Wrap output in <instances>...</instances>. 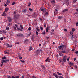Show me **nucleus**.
<instances>
[{
  "instance_id": "f257e3e1",
  "label": "nucleus",
  "mask_w": 78,
  "mask_h": 78,
  "mask_svg": "<svg viewBox=\"0 0 78 78\" xmlns=\"http://www.w3.org/2000/svg\"><path fill=\"white\" fill-rule=\"evenodd\" d=\"M16 14H17V12L16 11H14L13 13L14 19H17L18 17H20V15L19 14L16 15Z\"/></svg>"
},
{
  "instance_id": "f03ea898",
  "label": "nucleus",
  "mask_w": 78,
  "mask_h": 78,
  "mask_svg": "<svg viewBox=\"0 0 78 78\" xmlns=\"http://www.w3.org/2000/svg\"><path fill=\"white\" fill-rule=\"evenodd\" d=\"M40 11H43V13H44L46 12V9L44 7H42L40 8Z\"/></svg>"
},
{
  "instance_id": "7ed1b4c3",
  "label": "nucleus",
  "mask_w": 78,
  "mask_h": 78,
  "mask_svg": "<svg viewBox=\"0 0 78 78\" xmlns=\"http://www.w3.org/2000/svg\"><path fill=\"white\" fill-rule=\"evenodd\" d=\"M62 52L63 53L67 54L68 53V50L65 48V49L64 50L62 51Z\"/></svg>"
},
{
  "instance_id": "20e7f679",
  "label": "nucleus",
  "mask_w": 78,
  "mask_h": 78,
  "mask_svg": "<svg viewBox=\"0 0 78 78\" xmlns=\"http://www.w3.org/2000/svg\"><path fill=\"white\" fill-rule=\"evenodd\" d=\"M2 61L3 62H4L6 63H7V62H8V63H9V59H8V60H4V59H2Z\"/></svg>"
},
{
  "instance_id": "39448f33",
  "label": "nucleus",
  "mask_w": 78,
  "mask_h": 78,
  "mask_svg": "<svg viewBox=\"0 0 78 78\" xmlns=\"http://www.w3.org/2000/svg\"><path fill=\"white\" fill-rule=\"evenodd\" d=\"M65 47V45H60V46H58V48H59V49H61L62 48H63Z\"/></svg>"
},
{
  "instance_id": "423d86ee",
  "label": "nucleus",
  "mask_w": 78,
  "mask_h": 78,
  "mask_svg": "<svg viewBox=\"0 0 78 78\" xmlns=\"http://www.w3.org/2000/svg\"><path fill=\"white\" fill-rule=\"evenodd\" d=\"M40 51L38 50H37V51H36L35 55H38V54L40 53Z\"/></svg>"
},
{
  "instance_id": "0eeeda50",
  "label": "nucleus",
  "mask_w": 78,
  "mask_h": 78,
  "mask_svg": "<svg viewBox=\"0 0 78 78\" xmlns=\"http://www.w3.org/2000/svg\"><path fill=\"white\" fill-rule=\"evenodd\" d=\"M66 55H65L62 59V60H63V61L64 62H66Z\"/></svg>"
},
{
  "instance_id": "6e6552de",
  "label": "nucleus",
  "mask_w": 78,
  "mask_h": 78,
  "mask_svg": "<svg viewBox=\"0 0 78 78\" xmlns=\"http://www.w3.org/2000/svg\"><path fill=\"white\" fill-rule=\"evenodd\" d=\"M53 75L54 76H55L56 78H58V75L56 73H53Z\"/></svg>"
},
{
  "instance_id": "1a4fd4ad",
  "label": "nucleus",
  "mask_w": 78,
  "mask_h": 78,
  "mask_svg": "<svg viewBox=\"0 0 78 78\" xmlns=\"http://www.w3.org/2000/svg\"><path fill=\"white\" fill-rule=\"evenodd\" d=\"M7 18L9 21V22H11V20H12V19H11V18L8 17H7Z\"/></svg>"
},
{
  "instance_id": "9d476101",
  "label": "nucleus",
  "mask_w": 78,
  "mask_h": 78,
  "mask_svg": "<svg viewBox=\"0 0 78 78\" xmlns=\"http://www.w3.org/2000/svg\"><path fill=\"white\" fill-rule=\"evenodd\" d=\"M27 12V9H24L22 11V12L23 13H25Z\"/></svg>"
},
{
  "instance_id": "9b49d317",
  "label": "nucleus",
  "mask_w": 78,
  "mask_h": 78,
  "mask_svg": "<svg viewBox=\"0 0 78 78\" xmlns=\"http://www.w3.org/2000/svg\"><path fill=\"white\" fill-rule=\"evenodd\" d=\"M6 46H8V47H9V48H11L12 47V45L10 46L8 43L6 44Z\"/></svg>"
},
{
  "instance_id": "f8f14e48",
  "label": "nucleus",
  "mask_w": 78,
  "mask_h": 78,
  "mask_svg": "<svg viewBox=\"0 0 78 78\" xmlns=\"http://www.w3.org/2000/svg\"><path fill=\"white\" fill-rule=\"evenodd\" d=\"M49 30V27H48L46 28V31L47 33L48 32V30Z\"/></svg>"
},
{
  "instance_id": "ddd939ff",
  "label": "nucleus",
  "mask_w": 78,
  "mask_h": 78,
  "mask_svg": "<svg viewBox=\"0 0 78 78\" xmlns=\"http://www.w3.org/2000/svg\"><path fill=\"white\" fill-rule=\"evenodd\" d=\"M10 3V1L9 0H7V2H6V4L7 5H9Z\"/></svg>"
},
{
  "instance_id": "4468645a",
  "label": "nucleus",
  "mask_w": 78,
  "mask_h": 78,
  "mask_svg": "<svg viewBox=\"0 0 78 78\" xmlns=\"http://www.w3.org/2000/svg\"><path fill=\"white\" fill-rule=\"evenodd\" d=\"M68 9H64L63 11V12H66V11H68Z\"/></svg>"
},
{
  "instance_id": "2eb2a0df",
  "label": "nucleus",
  "mask_w": 78,
  "mask_h": 78,
  "mask_svg": "<svg viewBox=\"0 0 78 78\" xmlns=\"http://www.w3.org/2000/svg\"><path fill=\"white\" fill-rule=\"evenodd\" d=\"M59 55H60V56H63V54L62 52H60L59 53Z\"/></svg>"
},
{
  "instance_id": "dca6fc26",
  "label": "nucleus",
  "mask_w": 78,
  "mask_h": 78,
  "mask_svg": "<svg viewBox=\"0 0 78 78\" xmlns=\"http://www.w3.org/2000/svg\"><path fill=\"white\" fill-rule=\"evenodd\" d=\"M45 61L46 62H47V61L49 62L50 61V60L49 57H48V58H47L46 60Z\"/></svg>"
},
{
  "instance_id": "f3484780",
  "label": "nucleus",
  "mask_w": 78,
  "mask_h": 78,
  "mask_svg": "<svg viewBox=\"0 0 78 78\" xmlns=\"http://www.w3.org/2000/svg\"><path fill=\"white\" fill-rule=\"evenodd\" d=\"M41 67L43 69H44V70H45V66H44V65H42L41 66Z\"/></svg>"
},
{
  "instance_id": "a211bd4d",
  "label": "nucleus",
  "mask_w": 78,
  "mask_h": 78,
  "mask_svg": "<svg viewBox=\"0 0 78 78\" xmlns=\"http://www.w3.org/2000/svg\"><path fill=\"white\" fill-rule=\"evenodd\" d=\"M33 48L32 47H30L29 48V51H31L32 50Z\"/></svg>"
},
{
  "instance_id": "6ab92c4d",
  "label": "nucleus",
  "mask_w": 78,
  "mask_h": 78,
  "mask_svg": "<svg viewBox=\"0 0 78 78\" xmlns=\"http://www.w3.org/2000/svg\"><path fill=\"white\" fill-rule=\"evenodd\" d=\"M22 34H19L17 35V36H18V37H20V36H22Z\"/></svg>"
},
{
  "instance_id": "aec40b11",
  "label": "nucleus",
  "mask_w": 78,
  "mask_h": 78,
  "mask_svg": "<svg viewBox=\"0 0 78 78\" xmlns=\"http://www.w3.org/2000/svg\"><path fill=\"white\" fill-rule=\"evenodd\" d=\"M47 15H48V12H46L45 14L44 15V16H46Z\"/></svg>"
},
{
  "instance_id": "412c9836",
  "label": "nucleus",
  "mask_w": 78,
  "mask_h": 78,
  "mask_svg": "<svg viewBox=\"0 0 78 78\" xmlns=\"http://www.w3.org/2000/svg\"><path fill=\"white\" fill-rule=\"evenodd\" d=\"M9 10V9L8 8H6L5 9V11L6 12H7Z\"/></svg>"
},
{
  "instance_id": "4be33fe9",
  "label": "nucleus",
  "mask_w": 78,
  "mask_h": 78,
  "mask_svg": "<svg viewBox=\"0 0 78 78\" xmlns=\"http://www.w3.org/2000/svg\"><path fill=\"white\" fill-rule=\"evenodd\" d=\"M35 37V36H34V35H32V39H34Z\"/></svg>"
},
{
  "instance_id": "5701e85b",
  "label": "nucleus",
  "mask_w": 78,
  "mask_h": 78,
  "mask_svg": "<svg viewBox=\"0 0 78 78\" xmlns=\"http://www.w3.org/2000/svg\"><path fill=\"white\" fill-rule=\"evenodd\" d=\"M55 2V0H53L52 1H51V3H54Z\"/></svg>"
},
{
  "instance_id": "b1692460",
  "label": "nucleus",
  "mask_w": 78,
  "mask_h": 78,
  "mask_svg": "<svg viewBox=\"0 0 78 78\" xmlns=\"http://www.w3.org/2000/svg\"><path fill=\"white\" fill-rule=\"evenodd\" d=\"M78 0H73V4L75 3V2H76V1H77Z\"/></svg>"
},
{
  "instance_id": "393cba45",
  "label": "nucleus",
  "mask_w": 78,
  "mask_h": 78,
  "mask_svg": "<svg viewBox=\"0 0 78 78\" xmlns=\"http://www.w3.org/2000/svg\"><path fill=\"white\" fill-rule=\"evenodd\" d=\"M62 18V16H59L58 18V19H59V20H61Z\"/></svg>"
},
{
  "instance_id": "a878e982",
  "label": "nucleus",
  "mask_w": 78,
  "mask_h": 78,
  "mask_svg": "<svg viewBox=\"0 0 78 78\" xmlns=\"http://www.w3.org/2000/svg\"><path fill=\"white\" fill-rule=\"evenodd\" d=\"M2 33H6V30H3L2 31Z\"/></svg>"
},
{
  "instance_id": "bb28decb",
  "label": "nucleus",
  "mask_w": 78,
  "mask_h": 78,
  "mask_svg": "<svg viewBox=\"0 0 78 78\" xmlns=\"http://www.w3.org/2000/svg\"><path fill=\"white\" fill-rule=\"evenodd\" d=\"M20 27L22 29V30H23V26H22V25H20Z\"/></svg>"
},
{
  "instance_id": "cd10ccee",
  "label": "nucleus",
  "mask_w": 78,
  "mask_h": 78,
  "mask_svg": "<svg viewBox=\"0 0 78 78\" xmlns=\"http://www.w3.org/2000/svg\"><path fill=\"white\" fill-rule=\"evenodd\" d=\"M4 53L5 54H9V52H8L6 51H5V52H4Z\"/></svg>"
},
{
  "instance_id": "c85d7f7f",
  "label": "nucleus",
  "mask_w": 78,
  "mask_h": 78,
  "mask_svg": "<svg viewBox=\"0 0 78 78\" xmlns=\"http://www.w3.org/2000/svg\"><path fill=\"white\" fill-rule=\"evenodd\" d=\"M69 65L70 66H72L73 65H74V63H73L70 62L69 63Z\"/></svg>"
},
{
  "instance_id": "c756f323",
  "label": "nucleus",
  "mask_w": 78,
  "mask_h": 78,
  "mask_svg": "<svg viewBox=\"0 0 78 78\" xmlns=\"http://www.w3.org/2000/svg\"><path fill=\"white\" fill-rule=\"evenodd\" d=\"M57 73L58 75H59L60 76H61V75H62V73H59V72H57Z\"/></svg>"
},
{
  "instance_id": "7c9ffc66",
  "label": "nucleus",
  "mask_w": 78,
  "mask_h": 78,
  "mask_svg": "<svg viewBox=\"0 0 78 78\" xmlns=\"http://www.w3.org/2000/svg\"><path fill=\"white\" fill-rule=\"evenodd\" d=\"M31 77H32V78H37V77H36L34 76H32Z\"/></svg>"
},
{
  "instance_id": "2f4dec72",
  "label": "nucleus",
  "mask_w": 78,
  "mask_h": 78,
  "mask_svg": "<svg viewBox=\"0 0 78 78\" xmlns=\"http://www.w3.org/2000/svg\"><path fill=\"white\" fill-rule=\"evenodd\" d=\"M7 58V57L5 56L3 57H2V59H6Z\"/></svg>"
},
{
  "instance_id": "473e14b6",
  "label": "nucleus",
  "mask_w": 78,
  "mask_h": 78,
  "mask_svg": "<svg viewBox=\"0 0 78 78\" xmlns=\"http://www.w3.org/2000/svg\"><path fill=\"white\" fill-rule=\"evenodd\" d=\"M18 58H19V59H22V57L20 56H19Z\"/></svg>"
},
{
  "instance_id": "72a5a7b5",
  "label": "nucleus",
  "mask_w": 78,
  "mask_h": 78,
  "mask_svg": "<svg viewBox=\"0 0 78 78\" xmlns=\"http://www.w3.org/2000/svg\"><path fill=\"white\" fill-rule=\"evenodd\" d=\"M6 39V37H1V38H0V39Z\"/></svg>"
},
{
  "instance_id": "f704fd0d",
  "label": "nucleus",
  "mask_w": 78,
  "mask_h": 78,
  "mask_svg": "<svg viewBox=\"0 0 78 78\" xmlns=\"http://www.w3.org/2000/svg\"><path fill=\"white\" fill-rule=\"evenodd\" d=\"M72 31L73 32H74L75 31V29L74 28H73L72 29Z\"/></svg>"
},
{
  "instance_id": "c9c22d12",
  "label": "nucleus",
  "mask_w": 78,
  "mask_h": 78,
  "mask_svg": "<svg viewBox=\"0 0 78 78\" xmlns=\"http://www.w3.org/2000/svg\"><path fill=\"white\" fill-rule=\"evenodd\" d=\"M31 4V3L30 2L29 3L28 5V6H30V5Z\"/></svg>"
},
{
  "instance_id": "e433bc0d",
  "label": "nucleus",
  "mask_w": 78,
  "mask_h": 78,
  "mask_svg": "<svg viewBox=\"0 0 78 78\" xmlns=\"http://www.w3.org/2000/svg\"><path fill=\"white\" fill-rule=\"evenodd\" d=\"M59 78H64V77L62 76H60L58 77Z\"/></svg>"
},
{
  "instance_id": "4c0bfd02",
  "label": "nucleus",
  "mask_w": 78,
  "mask_h": 78,
  "mask_svg": "<svg viewBox=\"0 0 78 78\" xmlns=\"http://www.w3.org/2000/svg\"><path fill=\"white\" fill-rule=\"evenodd\" d=\"M31 33H29V34L27 35V36H30V35H31Z\"/></svg>"
},
{
  "instance_id": "58836bf2",
  "label": "nucleus",
  "mask_w": 78,
  "mask_h": 78,
  "mask_svg": "<svg viewBox=\"0 0 78 78\" xmlns=\"http://www.w3.org/2000/svg\"><path fill=\"white\" fill-rule=\"evenodd\" d=\"M28 30L29 31H31V27H29Z\"/></svg>"
},
{
  "instance_id": "ea45409f",
  "label": "nucleus",
  "mask_w": 78,
  "mask_h": 78,
  "mask_svg": "<svg viewBox=\"0 0 78 78\" xmlns=\"http://www.w3.org/2000/svg\"><path fill=\"white\" fill-rule=\"evenodd\" d=\"M6 28L7 30H9V27H6Z\"/></svg>"
},
{
  "instance_id": "a19ab883",
  "label": "nucleus",
  "mask_w": 78,
  "mask_h": 78,
  "mask_svg": "<svg viewBox=\"0 0 78 78\" xmlns=\"http://www.w3.org/2000/svg\"><path fill=\"white\" fill-rule=\"evenodd\" d=\"M36 35H38V34H39V32H38L37 31H36Z\"/></svg>"
},
{
  "instance_id": "79ce46f5",
  "label": "nucleus",
  "mask_w": 78,
  "mask_h": 78,
  "mask_svg": "<svg viewBox=\"0 0 78 78\" xmlns=\"http://www.w3.org/2000/svg\"><path fill=\"white\" fill-rule=\"evenodd\" d=\"M36 30H37L38 31H40V30H39L37 27L36 28Z\"/></svg>"
},
{
  "instance_id": "37998d69",
  "label": "nucleus",
  "mask_w": 78,
  "mask_h": 78,
  "mask_svg": "<svg viewBox=\"0 0 78 78\" xmlns=\"http://www.w3.org/2000/svg\"><path fill=\"white\" fill-rule=\"evenodd\" d=\"M14 4H16V2H13L12 4V5H14Z\"/></svg>"
},
{
  "instance_id": "c03bdc74",
  "label": "nucleus",
  "mask_w": 78,
  "mask_h": 78,
  "mask_svg": "<svg viewBox=\"0 0 78 78\" xmlns=\"http://www.w3.org/2000/svg\"><path fill=\"white\" fill-rule=\"evenodd\" d=\"M45 31H44L42 33V34H45Z\"/></svg>"
},
{
  "instance_id": "a18cd8bd",
  "label": "nucleus",
  "mask_w": 78,
  "mask_h": 78,
  "mask_svg": "<svg viewBox=\"0 0 78 78\" xmlns=\"http://www.w3.org/2000/svg\"><path fill=\"white\" fill-rule=\"evenodd\" d=\"M40 28L41 31H42V30H43V28H42V27H40Z\"/></svg>"
},
{
  "instance_id": "49530a36",
  "label": "nucleus",
  "mask_w": 78,
  "mask_h": 78,
  "mask_svg": "<svg viewBox=\"0 0 78 78\" xmlns=\"http://www.w3.org/2000/svg\"><path fill=\"white\" fill-rule=\"evenodd\" d=\"M20 61H21V62L22 63H25V61L24 60H20Z\"/></svg>"
},
{
  "instance_id": "de8ad7c7",
  "label": "nucleus",
  "mask_w": 78,
  "mask_h": 78,
  "mask_svg": "<svg viewBox=\"0 0 78 78\" xmlns=\"http://www.w3.org/2000/svg\"><path fill=\"white\" fill-rule=\"evenodd\" d=\"M15 44H19V43L18 42H16V43H15Z\"/></svg>"
},
{
  "instance_id": "09e8293b",
  "label": "nucleus",
  "mask_w": 78,
  "mask_h": 78,
  "mask_svg": "<svg viewBox=\"0 0 78 78\" xmlns=\"http://www.w3.org/2000/svg\"><path fill=\"white\" fill-rule=\"evenodd\" d=\"M16 78H20V77L19 76H17L15 77Z\"/></svg>"
},
{
  "instance_id": "8fccbe9b",
  "label": "nucleus",
  "mask_w": 78,
  "mask_h": 78,
  "mask_svg": "<svg viewBox=\"0 0 78 78\" xmlns=\"http://www.w3.org/2000/svg\"><path fill=\"white\" fill-rule=\"evenodd\" d=\"M25 42L26 43L27 42H28V40L27 39H26L25 40Z\"/></svg>"
},
{
  "instance_id": "3c124183",
  "label": "nucleus",
  "mask_w": 78,
  "mask_h": 78,
  "mask_svg": "<svg viewBox=\"0 0 78 78\" xmlns=\"http://www.w3.org/2000/svg\"><path fill=\"white\" fill-rule=\"evenodd\" d=\"M14 28L15 30H17V29L16 28V27L15 26H14Z\"/></svg>"
},
{
  "instance_id": "603ef678",
  "label": "nucleus",
  "mask_w": 78,
  "mask_h": 78,
  "mask_svg": "<svg viewBox=\"0 0 78 78\" xmlns=\"http://www.w3.org/2000/svg\"><path fill=\"white\" fill-rule=\"evenodd\" d=\"M33 15H34V17H36V15L35 14V13Z\"/></svg>"
},
{
  "instance_id": "864d4df0",
  "label": "nucleus",
  "mask_w": 78,
  "mask_h": 78,
  "mask_svg": "<svg viewBox=\"0 0 78 78\" xmlns=\"http://www.w3.org/2000/svg\"><path fill=\"white\" fill-rule=\"evenodd\" d=\"M29 10H30L31 11H32V9H31V8H29Z\"/></svg>"
},
{
  "instance_id": "5fc2aeb1",
  "label": "nucleus",
  "mask_w": 78,
  "mask_h": 78,
  "mask_svg": "<svg viewBox=\"0 0 78 78\" xmlns=\"http://www.w3.org/2000/svg\"><path fill=\"white\" fill-rule=\"evenodd\" d=\"M75 53L76 54H78V51H76V52H75Z\"/></svg>"
},
{
  "instance_id": "6e6d98bb",
  "label": "nucleus",
  "mask_w": 78,
  "mask_h": 78,
  "mask_svg": "<svg viewBox=\"0 0 78 78\" xmlns=\"http://www.w3.org/2000/svg\"><path fill=\"white\" fill-rule=\"evenodd\" d=\"M70 58L69 57L67 58V61H69V60Z\"/></svg>"
},
{
  "instance_id": "4d7b16f0",
  "label": "nucleus",
  "mask_w": 78,
  "mask_h": 78,
  "mask_svg": "<svg viewBox=\"0 0 78 78\" xmlns=\"http://www.w3.org/2000/svg\"><path fill=\"white\" fill-rule=\"evenodd\" d=\"M76 26H78V22H77L76 23Z\"/></svg>"
},
{
  "instance_id": "13d9d810",
  "label": "nucleus",
  "mask_w": 78,
  "mask_h": 78,
  "mask_svg": "<svg viewBox=\"0 0 78 78\" xmlns=\"http://www.w3.org/2000/svg\"><path fill=\"white\" fill-rule=\"evenodd\" d=\"M46 45V43L45 42L44 43L43 46H45Z\"/></svg>"
},
{
  "instance_id": "bf43d9fd",
  "label": "nucleus",
  "mask_w": 78,
  "mask_h": 78,
  "mask_svg": "<svg viewBox=\"0 0 78 78\" xmlns=\"http://www.w3.org/2000/svg\"><path fill=\"white\" fill-rule=\"evenodd\" d=\"M23 29H20V31H22V30Z\"/></svg>"
},
{
  "instance_id": "052dcab7",
  "label": "nucleus",
  "mask_w": 78,
  "mask_h": 78,
  "mask_svg": "<svg viewBox=\"0 0 78 78\" xmlns=\"http://www.w3.org/2000/svg\"><path fill=\"white\" fill-rule=\"evenodd\" d=\"M15 26L16 27H18V25H17L15 24Z\"/></svg>"
},
{
  "instance_id": "680f3d73",
  "label": "nucleus",
  "mask_w": 78,
  "mask_h": 78,
  "mask_svg": "<svg viewBox=\"0 0 78 78\" xmlns=\"http://www.w3.org/2000/svg\"><path fill=\"white\" fill-rule=\"evenodd\" d=\"M70 34H71V35H72L73 34V32H70Z\"/></svg>"
},
{
  "instance_id": "e2e57ef3",
  "label": "nucleus",
  "mask_w": 78,
  "mask_h": 78,
  "mask_svg": "<svg viewBox=\"0 0 78 78\" xmlns=\"http://www.w3.org/2000/svg\"><path fill=\"white\" fill-rule=\"evenodd\" d=\"M4 6L6 7V6H7V5L6 4H4Z\"/></svg>"
},
{
  "instance_id": "0e129e2a",
  "label": "nucleus",
  "mask_w": 78,
  "mask_h": 78,
  "mask_svg": "<svg viewBox=\"0 0 78 78\" xmlns=\"http://www.w3.org/2000/svg\"><path fill=\"white\" fill-rule=\"evenodd\" d=\"M64 31H67V30L66 29H65Z\"/></svg>"
},
{
  "instance_id": "69168bd1",
  "label": "nucleus",
  "mask_w": 78,
  "mask_h": 78,
  "mask_svg": "<svg viewBox=\"0 0 78 78\" xmlns=\"http://www.w3.org/2000/svg\"><path fill=\"white\" fill-rule=\"evenodd\" d=\"M55 44V42H53V43H52V44L53 45Z\"/></svg>"
},
{
  "instance_id": "338daca9",
  "label": "nucleus",
  "mask_w": 78,
  "mask_h": 78,
  "mask_svg": "<svg viewBox=\"0 0 78 78\" xmlns=\"http://www.w3.org/2000/svg\"><path fill=\"white\" fill-rule=\"evenodd\" d=\"M2 16H5V13H3V14H2Z\"/></svg>"
},
{
  "instance_id": "774afa93",
  "label": "nucleus",
  "mask_w": 78,
  "mask_h": 78,
  "mask_svg": "<svg viewBox=\"0 0 78 78\" xmlns=\"http://www.w3.org/2000/svg\"><path fill=\"white\" fill-rule=\"evenodd\" d=\"M1 64H3L4 62H2V61L1 62Z\"/></svg>"
}]
</instances>
